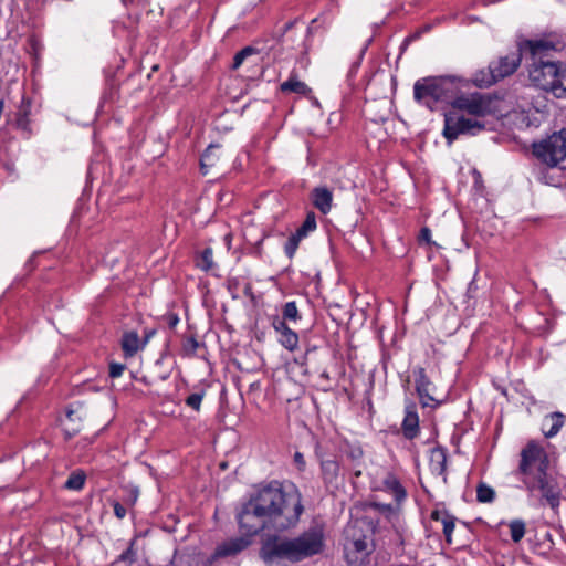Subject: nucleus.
<instances>
[{
	"label": "nucleus",
	"instance_id": "f257e3e1",
	"mask_svg": "<svg viewBox=\"0 0 566 566\" xmlns=\"http://www.w3.org/2000/svg\"><path fill=\"white\" fill-rule=\"evenodd\" d=\"M303 512V496L296 485L272 481L250 496L238 514V523L249 536L264 528L286 531L297 525Z\"/></svg>",
	"mask_w": 566,
	"mask_h": 566
},
{
	"label": "nucleus",
	"instance_id": "f03ea898",
	"mask_svg": "<svg viewBox=\"0 0 566 566\" xmlns=\"http://www.w3.org/2000/svg\"><path fill=\"white\" fill-rule=\"evenodd\" d=\"M324 549L325 526L315 522L295 537H269L262 543L260 557L269 566H281L319 555Z\"/></svg>",
	"mask_w": 566,
	"mask_h": 566
},
{
	"label": "nucleus",
	"instance_id": "7ed1b4c3",
	"mask_svg": "<svg viewBox=\"0 0 566 566\" xmlns=\"http://www.w3.org/2000/svg\"><path fill=\"white\" fill-rule=\"evenodd\" d=\"M500 99L491 94L461 95L452 102L453 109L444 115L443 136L452 144L461 135H476L485 128L483 117L499 111Z\"/></svg>",
	"mask_w": 566,
	"mask_h": 566
},
{
	"label": "nucleus",
	"instance_id": "20e7f679",
	"mask_svg": "<svg viewBox=\"0 0 566 566\" xmlns=\"http://www.w3.org/2000/svg\"><path fill=\"white\" fill-rule=\"evenodd\" d=\"M530 80L537 87L551 92L555 97H566V63L541 62L531 65Z\"/></svg>",
	"mask_w": 566,
	"mask_h": 566
},
{
	"label": "nucleus",
	"instance_id": "39448f33",
	"mask_svg": "<svg viewBox=\"0 0 566 566\" xmlns=\"http://www.w3.org/2000/svg\"><path fill=\"white\" fill-rule=\"evenodd\" d=\"M364 521H353L344 530V555L352 566H360L370 553L363 527Z\"/></svg>",
	"mask_w": 566,
	"mask_h": 566
},
{
	"label": "nucleus",
	"instance_id": "423d86ee",
	"mask_svg": "<svg viewBox=\"0 0 566 566\" xmlns=\"http://www.w3.org/2000/svg\"><path fill=\"white\" fill-rule=\"evenodd\" d=\"M457 86L449 76L423 78L413 86L415 98L431 107L432 102L447 101L453 96Z\"/></svg>",
	"mask_w": 566,
	"mask_h": 566
},
{
	"label": "nucleus",
	"instance_id": "0eeeda50",
	"mask_svg": "<svg viewBox=\"0 0 566 566\" xmlns=\"http://www.w3.org/2000/svg\"><path fill=\"white\" fill-rule=\"evenodd\" d=\"M522 59L520 51L511 52L501 56L490 64L489 69L474 74L473 82L479 87H488L495 82L513 74L518 67Z\"/></svg>",
	"mask_w": 566,
	"mask_h": 566
},
{
	"label": "nucleus",
	"instance_id": "6e6552de",
	"mask_svg": "<svg viewBox=\"0 0 566 566\" xmlns=\"http://www.w3.org/2000/svg\"><path fill=\"white\" fill-rule=\"evenodd\" d=\"M531 495L539 494L542 505H548L556 511L560 503L562 489L557 480L545 471L523 482Z\"/></svg>",
	"mask_w": 566,
	"mask_h": 566
},
{
	"label": "nucleus",
	"instance_id": "1a4fd4ad",
	"mask_svg": "<svg viewBox=\"0 0 566 566\" xmlns=\"http://www.w3.org/2000/svg\"><path fill=\"white\" fill-rule=\"evenodd\" d=\"M548 470V457L543 447L536 442H528L521 451V461L518 464V473L522 481L533 478Z\"/></svg>",
	"mask_w": 566,
	"mask_h": 566
},
{
	"label": "nucleus",
	"instance_id": "9d476101",
	"mask_svg": "<svg viewBox=\"0 0 566 566\" xmlns=\"http://www.w3.org/2000/svg\"><path fill=\"white\" fill-rule=\"evenodd\" d=\"M534 155L549 167H555L566 158V129L554 133L533 147Z\"/></svg>",
	"mask_w": 566,
	"mask_h": 566
},
{
	"label": "nucleus",
	"instance_id": "9b49d317",
	"mask_svg": "<svg viewBox=\"0 0 566 566\" xmlns=\"http://www.w3.org/2000/svg\"><path fill=\"white\" fill-rule=\"evenodd\" d=\"M556 50L557 44L547 38H532L518 44L520 53H522V56L530 57L533 61L532 65L545 62L544 59L548 57Z\"/></svg>",
	"mask_w": 566,
	"mask_h": 566
},
{
	"label": "nucleus",
	"instance_id": "f8f14e48",
	"mask_svg": "<svg viewBox=\"0 0 566 566\" xmlns=\"http://www.w3.org/2000/svg\"><path fill=\"white\" fill-rule=\"evenodd\" d=\"M229 161V156L219 145H210L201 156L200 167L205 175L210 169L222 170Z\"/></svg>",
	"mask_w": 566,
	"mask_h": 566
},
{
	"label": "nucleus",
	"instance_id": "ddd939ff",
	"mask_svg": "<svg viewBox=\"0 0 566 566\" xmlns=\"http://www.w3.org/2000/svg\"><path fill=\"white\" fill-rule=\"evenodd\" d=\"M249 545H250V539L247 537L241 536V537L230 538V539L223 542L222 544H220L216 548L213 556L217 558L234 556V555L239 554L240 552H242L243 549H245Z\"/></svg>",
	"mask_w": 566,
	"mask_h": 566
},
{
	"label": "nucleus",
	"instance_id": "4468645a",
	"mask_svg": "<svg viewBox=\"0 0 566 566\" xmlns=\"http://www.w3.org/2000/svg\"><path fill=\"white\" fill-rule=\"evenodd\" d=\"M415 375L416 389L422 400L423 406H428L430 401H436L437 399L430 394L432 384L427 377L424 368L419 367L417 370H415Z\"/></svg>",
	"mask_w": 566,
	"mask_h": 566
},
{
	"label": "nucleus",
	"instance_id": "2eb2a0df",
	"mask_svg": "<svg viewBox=\"0 0 566 566\" xmlns=\"http://www.w3.org/2000/svg\"><path fill=\"white\" fill-rule=\"evenodd\" d=\"M312 201L316 209L326 214L332 209L333 193L326 187H317L312 191Z\"/></svg>",
	"mask_w": 566,
	"mask_h": 566
},
{
	"label": "nucleus",
	"instance_id": "dca6fc26",
	"mask_svg": "<svg viewBox=\"0 0 566 566\" xmlns=\"http://www.w3.org/2000/svg\"><path fill=\"white\" fill-rule=\"evenodd\" d=\"M564 419L565 416L560 412H553L546 416L542 424L544 434L548 438L556 436L564 424Z\"/></svg>",
	"mask_w": 566,
	"mask_h": 566
},
{
	"label": "nucleus",
	"instance_id": "f3484780",
	"mask_svg": "<svg viewBox=\"0 0 566 566\" xmlns=\"http://www.w3.org/2000/svg\"><path fill=\"white\" fill-rule=\"evenodd\" d=\"M430 470L436 475H444L447 453L442 448H432L430 451Z\"/></svg>",
	"mask_w": 566,
	"mask_h": 566
},
{
	"label": "nucleus",
	"instance_id": "a211bd4d",
	"mask_svg": "<svg viewBox=\"0 0 566 566\" xmlns=\"http://www.w3.org/2000/svg\"><path fill=\"white\" fill-rule=\"evenodd\" d=\"M419 418L413 406L406 408V415L402 422L403 433L407 438L412 439L418 433Z\"/></svg>",
	"mask_w": 566,
	"mask_h": 566
},
{
	"label": "nucleus",
	"instance_id": "6ab92c4d",
	"mask_svg": "<svg viewBox=\"0 0 566 566\" xmlns=\"http://www.w3.org/2000/svg\"><path fill=\"white\" fill-rule=\"evenodd\" d=\"M431 518L433 521H440L442 523V526H443V534L446 536V541L451 544L452 542V532L454 530V521H455V517L452 516L451 514H449L448 512L446 511H439V510H434L432 513H431Z\"/></svg>",
	"mask_w": 566,
	"mask_h": 566
},
{
	"label": "nucleus",
	"instance_id": "aec40b11",
	"mask_svg": "<svg viewBox=\"0 0 566 566\" xmlns=\"http://www.w3.org/2000/svg\"><path fill=\"white\" fill-rule=\"evenodd\" d=\"M122 348L126 357H133L140 348L139 336L136 332H127L122 338Z\"/></svg>",
	"mask_w": 566,
	"mask_h": 566
},
{
	"label": "nucleus",
	"instance_id": "412c9836",
	"mask_svg": "<svg viewBox=\"0 0 566 566\" xmlns=\"http://www.w3.org/2000/svg\"><path fill=\"white\" fill-rule=\"evenodd\" d=\"M78 411L80 410L71 409L66 413V419L63 422V428L69 437L76 434L81 430L80 422L82 421V417Z\"/></svg>",
	"mask_w": 566,
	"mask_h": 566
},
{
	"label": "nucleus",
	"instance_id": "4be33fe9",
	"mask_svg": "<svg viewBox=\"0 0 566 566\" xmlns=\"http://www.w3.org/2000/svg\"><path fill=\"white\" fill-rule=\"evenodd\" d=\"M281 91L293 92V93L303 94V95L311 92V90L308 88V86L305 83H303L296 78H293V77H291L290 80H287L281 84Z\"/></svg>",
	"mask_w": 566,
	"mask_h": 566
},
{
	"label": "nucleus",
	"instance_id": "5701e85b",
	"mask_svg": "<svg viewBox=\"0 0 566 566\" xmlns=\"http://www.w3.org/2000/svg\"><path fill=\"white\" fill-rule=\"evenodd\" d=\"M86 475L84 471L76 470L70 474L64 486L69 490L78 491L84 486Z\"/></svg>",
	"mask_w": 566,
	"mask_h": 566
},
{
	"label": "nucleus",
	"instance_id": "b1692460",
	"mask_svg": "<svg viewBox=\"0 0 566 566\" xmlns=\"http://www.w3.org/2000/svg\"><path fill=\"white\" fill-rule=\"evenodd\" d=\"M338 471L339 468L336 461L326 460L322 462V473L326 482H334L338 475Z\"/></svg>",
	"mask_w": 566,
	"mask_h": 566
},
{
	"label": "nucleus",
	"instance_id": "393cba45",
	"mask_svg": "<svg viewBox=\"0 0 566 566\" xmlns=\"http://www.w3.org/2000/svg\"><path fill=\"white\" fill-rule=\"evenodd\" d=\"M279 342L287 350L294 352L298 347V335L291 329L280 336Z\"/></svg>",
	"mask_w": 566,
	"mask_h": 566
},
{
	"label": "nucleus",
	"instance_id": "a878e982",
	"mask_svg": "<svg viewBox=\"0 0 566 566\" xmlns=\"http://www.w3.org/2000/svg\"><path fill=\"white\" fill-rule=\"evenodd\" d=\"M509 526L512 541L518 543L525 535V523L521 520H514Z\"/></svg>",
	"mask_w": 566,
	"mask_h": 566
},
{
	"label": "nucleus",
	"instance_id": "bb28decb",
	"mask_svg": "<svg viewBox=\"0 0 566 566\" xmlns=\"http://www.w3.org/2000/svg\"><path fill=\"white\" fill-rule=\"evenodd\" d=\"M316 228V220L315 214L313 212L308 213L306 216V219L304 220L301 228H298L295 232L296 237H300L301 239L305 238L310 231L315 230Z\"/></svg>",
	"mask_w": 566,
	"mask_h": 566
},
{
	"label": "nucleus",
	"instance_id": "cd10ccee",
	"mask_svg": "<svg viewBox=\"0 0 566 566\" xmlns=\"http://www.w3.org/2000/svg\"><path fill=\"white\" fill-rule=\"evenodd\" d=\"M212 255H213L212 249H210V248L205 249L197 260V266L203 271L211 270L213 268Z\"/></svg>",
	"mask_w": 566,
	"mask_h": 566
},
{
	"label": "nucleus",
	"instance_id": "c85d7f7f",
	"mask_svg": "<svg viewBox=\"0 0 566 566\" xmlns=\"http://www.w3.org/2000/svg\"><path fill=\"white\" fill-rule=\"evenodd\" d=\"M256 53H258V50L255 48L245 46L244 49H242L234 55L232 69L233 70L239 69L248 56H251Z\"/></svg>",
	"mask_w": 566,
	"mask_h": 566
},
{
	"label": "nucleus",
	"instance_id": "c756f323",
	"mask_svg": "<svg viewBox=\"0 0 566 566\" xmlns=\"http://www.w3.org/2000/svg\"><path fill=\"white\" fill-rule=\"evenodd\" d=\"M476 499L481 503L492 502L494 499L493 489L485 484H480L476 490Z\"/></svg>",
	"mask_w": 566,
	"mask_h": 566
},
{
	"label": "nucleus",
	"instance_id": "7c9ffc66",
	"mask_svg": "<svg viewBox=\"0 0 566 566\" xmlns=\"http://www.w3.org/2000/svg\"><path fill=\"white\" fill-rule=\"evenodd\" d=\"M283 319L297 321L301 318L296 303L287 302L283 307Z\"/></svg>",
	"mask_w": 566,
	"mask_h": 566
},
{
	"label": "nucleus",
	"instance_id": "2f4dec72",
	"mask_svg": "<svg viewBox=\"0 0 566 566\" xmlns=\"http://www.w3.org/2000/svg\"><path fill=\"white\" fill-rule=\"evenodd\" d=\"M301 238L300 237H296L295 233H293L286 241L285 245H284V251H285V254L292 259L298 248V244L301 242Z\"/></svg>",
	"mask_w": 566,
	"mask_h": 566
},
{
	"label": "nucleus",
	"instance_id": "473e14b6",
	"mask_svg": "<svg viewBox=\"0 0 566 566\" xmlns=\"http://www.w3.org/2000/svg\"><path fill=\"white\" fill-rule=\"evenodd\" d=\"M387 485L392 489L395 496L398 501L406 496V492L400 483L395 478H389L387 480Z\"/></svg>",
	"mask_w": 566,
	"mask_h": 566
},
{
	"label": "nucleus",
	"instance_id": "72a5a7b5",
	"mask_svg": "<svg viewBox=\"0 0 566 566\" xmlns=\"http://www.w3.org/2000/svg\"><path fill=\"white\" fill-rule=\"evenodd\" d=\"M202 398H203V394L195 392V394H191L190 396L187 397L186 403H187V406H189L193 410L199 411Z\"/></svg>",
	"mask_w": 566,
	"mask_h": 566
},
{
	"label": "nucleus",
	"instance_id": "f704fd0d",
	"mask_svg": "<svg viewBox=\"0 0 566 566\" xmlns=\"http://www.w3.org/2000/svg\"><path fill=\"white\" fill-rule=\"evenodd\" d=\"M272 326H273L274 331L277 334H280V336L285 334V332L291 331V328L286 325L285 319L280 318V317H274V319L272 322Z\"/></svg>",
	"mask_w": 566,
	"mask_h": 566
},
{
	"label": "nucleus",
	"instance_id": "c9c22d12",
	"mask_svg": "<svg viewBox=\"0 0 566 566\" xmlns=\"http://www.w3.org/2000/svg\"><path fill=\"white\" fill-rule=\"evenodd\" d=\"M125 365L119 363H111L109 365V376L112 378H117L122 376L123 371L125 370Z\"/></svg>",
	"mask_w": 566,
	"mask_h": 566
},
{
	"label": "nucleus",
	"instance_id": "e433bc0d",
	"mask_svg": "<svg viewBox=\"0 0 566 566\" xmlns=\"http://www.w3.org/2000/svg\"><path fill=\"white\" fill-rule=\"evenodd\" d=\"M419 241L426 242L428 244L431 243V231L429 228L424 227L421 229L420 234H419Z\"/></svg>",
	"mask_w": 566,
	"mask_h": 566
},
{
	"label": "nucleus",
	"instance_id": "4c0bfd02",
	"mask_svg": "<svg viewBox=\"0 0 566 566\" xmlns=\"http://www.w3.org/2000/svg\"><path fill=\"white\" fill-rule=\"evenodd\" d=\"M114 513L118 518H124L126 516V509L119 503H114Z\"/></svg>",
	"mask_w": 566,
	"mask_h": 566
},
{
	"label": "nucleus",
	"instance_id": "58836bf2",
	"mask_svg": "<svg viewBox=\"0 0 566 566\" xmlns=\"http://www.w3.org/2000/svg\"><path fill=\"white\" fill-rule=\"evenodd\" d=\"M294 461H295V463L297 464V467H298V469H300V470H303V469H304V467H305V460H304V457H303V454H302V453L296 452V453L294 454Z\"/></svg>",
	"mask_w": 566,
	"mask_h": 566
},
{
	"label": "nucleus",
	"instance_id": "ea45409f",
	"mask_svg": "<svg viewBox=\"0 0 566 566\" xmlns=\"http://www.w3.org/2000/svg\"><path fill=\"white\" fill-rule=\"evenodd\" d=\"M298 21L297 20H294V21H290L287 22L284 28H283V32L286 33V32H290L292 30V28L297 23Z\"/></svg>",
	"mask_w": 566,
	"mask_h": 566
},
{
	"label": "nucleus",
	"instance_id": "a19ab883",
	"mask_svg": "<svg viewBox=\"0 0 566 566\" xmlns=\"http://www.w3.org/2000/svg\"><path fill=\"white\" fill-rule=\"evenodd\" d=\"M377 507H379L381 511H388L390 513L394 512L392 507L390 505H376Z\"/></svg>",
	"mask_w": 566,
	"mask_h": 566
},
{
	"label": "nucleus",
	"instance_id": "79ce46f5",
	"mask_svg": "<svg viewBox=\"0 0 566 566\" xmlns=\"http://www.w3.org/2000/svg\"><path fill=\"white\" fill-rule=\"evenodd\" d=\"M137 496H138V491L137 490H133L132 491V495H130V502L132 504L135 503V501L137 500Z\"/></svg>",
	"mask_w": 566,
	"mask_h": 566
},
{
	"label": "nucleus",
	"instance_id": "37998d69",
	"mask_svg": "<svg viewBox=\"0 0 566 566\" xmlns=\"http://www.w3.org/2000/svg\"><path fill=\"white\" fill-rule=\"evenodd\" d=\"M316 20H312V25L308 27V32L312 33V32H315L316 30H314V24H315Z\"/></svg>",
	"mask_w": 566,
	"mask_h": 566
},
{
	"label": "nucleus",
	"instance_id": "c03bdc74",
	"mask_svg": "<svg viewBox=\"0 0 566 566\" xmlns=\"http://www.w3.org/2000/svg\"><path fill=\"white\" fill-rule=\"evenodd\" d=\"M177 323H178V318L175 316V317L172 318V321H171L170 325H172V326H174V325H176Z\"/></svg>",
	"mask_w": 566,
	"mask_h": 566
},
{
	"label": "nucleus",
	"instance_id": "a18cd8bd",
	"mask_svg": "<svg viewBox=\"0 0 566 566\" xmlns=\"http://www.w3.org/2000/svg\"><path fill=\"white\" fill-rule=\"evenodd\" d=\"M424 32H428L429 31V25H426V28L423 29Z\"/></svg>",
	"mask_w": 566,
	"mask_h": 566
},
{
	"label": "nucleus",
	"instance_id": "49530a36",
	"mask_svg": "<svg viewBox=\"0 0 566 566\" xmlns=\"http://www.w3.org/2000/svg\"><path fill=\"white\" fill-rule=\"evenodd\" d=\"M1 106H3V102H2V101H0V107H1Z\"/></svg>",
	"mask_w": 566,
	"mask_h": 566
}]
</instances>
